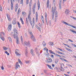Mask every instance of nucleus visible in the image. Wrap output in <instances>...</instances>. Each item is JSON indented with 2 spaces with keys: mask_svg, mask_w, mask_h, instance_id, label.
Listing matches in <instances>:
<instances>
[{
  "mask_svg": "<svg viewBox=\"0 0 76 76\" xmlns=\"http://www.w3.org/2000/svg\"><path fill=\"white\" fill-rule=\"evenodd\" d=\"M55 12V18L54 19L55 22H56L57 20V12H56V7H55L54 8L52 7V18L53 20H54V13Z\"/></svg>",
  "mask_w": 76,
  "mask_h": 76,
  "instance_id": "nucleus-1",
  "label": "nucleus"
},
{
  "mask_svg": "<svg viewBox=\"0 0 76 76\" xmlns=\"http://www.w3.org/2000/svg\"><path fill=\"white\" fill-rule=\"evenodd\" d=\"M28 32L30 35L31 39L32 40L34 41V42H35L36 39H35V38L34 37V35H33L32 33V31H31L30 30H28Z\"/></svg>",
  "mask_w": 76,
  "mask_h": 76,
  "instance_id": "nucleus-2",
  "label": "nucleus"
},
{
  "mask_svg": "<svg viewBox=\"0 0 76 76\" xmlns=\"http://www.w3.org/2000/svg\"><path fill=\"white\" fill-rule=\"evenodd\" d=\"M12 35H13V37L15 39H16V43L17 44H19V37H18V36H15V34H14L13 33H12Z\"/></svg>",
  "mask_w": 76,
  "mask_h": 76,
  "instance_id": "nucleus-3",
  "label": "nucleus"
},
{
  "mask_svg": "<svg viewBox=\"0 0 76 76\" xmlns=\"http://www.w3.org/2000/svg\"><path fill=\"white\" fill-rule=\"evenodd\" d=\"M13 31L14 33L12 32L11 34V36L13 37V35H12V34H13L14 35H15V36H18V30L14 28L13 29Z\"/></svg>",
  "mask_w": 76,
  "mask_h": 76,
  "instance_id": "nucleus-4",
  "label": "nucleus"
},
{
  "mask_svg": "<svg viewBox=\"0 0 76 76\" xmlns=\"http://www.w3.org/2000/svg\"><path fill=\"white\" fill-rule=\"evenodd\" d=\"M5 35V33H4L3 32H1L0 33V38L1 40L4 41V38L2 36V35Z\"/></svg>",
  "mask_w": 76,
  "mask_h": 76,
  "instance_id": "nucleus-5",
  "label": "nucleus"
},
{
  "mask_svg": "<svg viewBox=\"0 0 76 76\" xmlns=\"http://www.w3.org/2000/svg\"><path fill=\"white\" fill-rule=\"evenodd\" d=\"M45 61L47 63H50L52 62L53 60L51 58L48 57L46 58V60Z\"/></svg>",
  "mask_w": 76,
  "mask_h": 76,
  "instance_id": "nucleus-6",
  "label": "nucleus"
},
{
  "mask_svg": "<svg viewBox=\"0 0 76 76\" xmlns=\"http://www.w3.org/2000/svg\"><path fill=\"white\" fill-rule=\"evenodd\" d=\"M15 54L17 56H20V51L18 49H16L15 50Z\"/></svg>",
  "mask_w": 76,
  "mask_h": 76,
  "instance_id": "nucleus-7",
  "label": "nucleus"
},
{
  "mask_svg": "<svg viewBox=\"0 0 76 76\" xmlns=\"http://www.w3.org/2000/svg\"><path fill=\"white\" fill-rule=\"evenodd\" d=\"M12 29V23H10L8 28V31H11Z\"/></svg>",
  "mask_w": 76,
  "mask_h": 76,
  "instance_id": "nucleus-8",
  "label": "nucleus"
},
{
  "mask_svg": "<svg viewBox=\"0 0 76 76\" xmlns=\"http://www.w3.org/2000/svg\"><path fill=\"white\" fill-rule=\"evenodd\" d=\"M20 67V65L19 64V63L17 62L15 64V68L16 70H17L18 67Z\"/></svg>",
  "mask_w": 76,
  "mask_h": 76,
  "instance_id": "nucleus-9",
  "label": "nucleus"
},
{
  "mask_svg": "<svg viewBox=\"0 0 76 76\" xmlns=\"http://www.w3.org/2000/svg\"><path fill=\"white\" fill-rule=\"evenodd\" d=\"M30 53L33 56H35V51H34V50L33 49H31L30 50Z\"/></svg>",
  "mask_w": 76,
  "mask_h": 76,
  "instance_id": "nucleus-10",
  "label": "nucleus"
},
{
  "mask_svg": "<svg viewBox=\"0 0 76 76\" xmlns=\"http://www.w3.org/2000/svg\"><path fill=\"white\" fill-rule=\"evenodd\" d=\"M24 44L25 45H26L27 47H30L31 46V44H30V43L28 42L25 41L24 42Z\"/></svg>",
  "mask_w": 76,
  "mask_h": 76,
  "instance_id": "nucleus-11",
  "label": "nucleus"
},
{
  "mask_svg": "<svg viewBox=\"0 0 76 76\" xmlns=\"http://www.w3.org/2000/svg\"><path fill=\"white\" fill-rule=\"evenodd\" d=\"M47 12L45 13V21H46V23L47 24V25H48V21L47 20Z\"/></svg>",
  "mask_w": 76,
  "mask_h": 76,
  "instance_id": "nucleus-12",
  "label": "nucleus"
},
{
  "mask_svg": "<svg viewBox=\"0 0 76 76\" xmlns=\"http://www.w3.org/2000/svg\"><path fill=\"white\" fill-rule=\"evenodd\" d=\"M61 22L63 23H64V24H65V25H68V26H70V24L64 21V20H62Z\"/></svg>",
  "mask_w": 76,
  "mask_h": 76,
  "instance_id": "nucleus-13",
  "label": "nucleus"
},
{
  "mask_svg": "<svg viewBox=\"0 0 76 76\" xmlns=\"http://www.w3.org/2000/svg\"><path fill=\"white\" fill-rule=\"evenodd\" d=\"M16 18H15L13 20L12 23L13 25H16Z\"/></svg>",
  "mask_w": 76,
  "mask_h": 76,
  "instance_id": "nucleus-14",
  "label": "nucleus"
},
{
  "mask_svg": "<svg viewBox=\"0 0 76 76\" xmlns=\"http://www.w3.org/2000/svg\"><path fill=\"white\" fill-rule=\"evenodd\" d=\"M7 18L9 21H10L11 20V19L10 18V15L8 14H7Z\"/></svg>",
  "mask_w": 76,
  "mask_h": 76,
  "instance_id": "nucleus-15",
  "label": "nucleus"
},
{
  "mask_svg": "<svg viewBox=\"0 0 76 76\" xmlns=\"http://www.w3.org/2000/svg\"><path fill=\"white\" fill-rule=\"evenodd\" d=\"M61 0H59V7L60 10L61 9Z\"/></svg>",
  "mask_w": 76,
  "mask_h": 76,
  "instance_id": "nucleus-16",
  "label": "nucleus"
},
{
  "mask_svg": "<svg viewBox=\"0 0 76 76\" xmlns=\"http://www.w3.org/2000/svg\"><path fill=\"white\" fill-rule=\"evenodd\" d=\"M18 8V4H17L15 6V11L16 12H17V10Z\"/></svg>",
  "mask_w": 76,
  "mask_h": 76,
  "instance_id": "nucleus-17",
  "label": "nucleus"
},
{
  "mask_svg": "<svg viewBox=\"0 0 76 76\" xmlns=\"http://www.w3.org/2000/svg\"><path fill=\"white\" fill-rule=\"evenodd\" d=\"M37 4L38 6V10H39V8H40V3H39V0H38Z\"/></svg>",
  "mask_w": 76,
  "mask_h": 76,
  "instance_id": "nucleus-18",
  "label": "nucleus"
},
{
  "mask_svg": "<svg viewBox=\"0 0 76 76\" xmlns=\"http://www.w3.org/2000/svg\"><path fill=\"white\" fill-rule=\"evenodd\" d=\"M36 20L37 22L38 21V12H36Z\"/></svg>",
  "mask_w": 76,
  "mask_h": 76,
  "instance_id": "nucleus-19",
  "label": "nucleus"
},
{
  "mask_svg": "<svg viewBox=\"0 0 76 76\" xmlns=\"http://www.w3.org/2000/svg\"><path fill=\"white\" fill-rule=\"evenodd\" d=\"M70 12H69V9H66L65 10V12L66 14H68Z\"/></svg>",
  "mask_w": 76,
  "mask_h": 76,
  "instance_id": "nucleus-20",
  "label": "nucleus"
},
{
  "mask_svg": "<svg viewBox=\"0 0 76 76\" xmlns=\"http://www.w3.org/2000/svg\"><path fill=\"white\" fill-rule=\"evenodd\" d=\"M10 1H11V9L12 10H13V3H12V2H13V1H12V0H10Z\"/></svg>",
  "mask_w": 76,
  "mask_h": 76,
  "instance_id": "nucleus-21",
  "label": "nucleus"
},
{
  "mask_svg": "<svg viewBox=\"0 0 76 76\" xmlns=\"http://www.w3.org/2000/svg\"><path fill=\"white\" fill-rule=\"evenodd\" d=\"M50 3V1L49 0H48L47 2V7H49V3Z\"/></svg>",
  "mask_w": 76,
  "mask_h": 76,
  "instance_id": "nucleus-22",
  "label": "nucleus"
},
{
  "mask_svg": "<svg viewBox=\"0 0 76 76\" xmlns=\"http://www.w3.org/2000/svg\"><path fill=\"white\" fill-rule=\"evenodd\" d=\"M44 51H46V53H48V49H47V48L45 47L43 49Z\"/></svg>",
  "mask_w": 76,
  "mask_h": 76,
  "instance_id": "nucleus-23",
  "label": "nucleus"
},
{
  "mask_svg": "<svg viewBox=\"0 0 76 76\" xmlns=\"http://www.w3.org/2000/svg\"><path fill=\"white\" fill-rule=\"evenodd\" d=\"M18 61L19 63H20V64H21V65H22V64H23V63H22V61H20V59H18Z\"/></svg>",
  "mask_w": 76,
  "mask_h": 76,
  "instance_id": "nucleus-24",
  "label": "nucleus"
},
{
  "mask_svg": "<svg viewBox=\"0 0 76 76\" xmlns=\"http://www.w3.org/2000/svg\"><path fill=\"white\" fill-rule=\"evenodd\" d=\"M36 28H37V29H38L39 31H41V28H40V27H38V26L37 25L36 26Z\"/></svg>",
  "mask_w": 76,
  "mask_h": 76,
  "instance_id": "nucleus-25",
  "label": "nucleus"
},
{
  "mask_svg": "<svg viewBox=\"0 0 76 76\" xmlns=\"http://www.w3.org/2000/svg\"><path fill=\"white\" fill-rule=\"evenodd\" d=\"M49 51L50 53H51V54H53L55 55L56 53H55L53 51H52L51 50H49Z\"/></svg>",
  "mask_w": 76,
  "mask_h": 76,
  "instance_id": "nucleus-26",
  "label": "nucleus"
},
{
  "mask_svg": "<svg viewBox=\"0 0 76 76\" xmlns=\"http://www.w3.org/2000/svg\"><path fill=\"white\" fill-rule=\"evenodd\" d=\"M31 11H29L28 15V18H31V17H30V15H31Z\"/></svg>",
  "mask_w": 76,
  "mask_h": 76,
  "instance_id": "nucleus-27",
  "label": "nucleus"
},
{
  "mask_svg": "<svg viewBox=\"0 0 76 76\" xmlns=\"http://www.w3.org/2000/svg\"><path fill=\"white\" fill-rule=\"evenodd\" d=\"M66 50H67V51H70V52H73V50L69 49V48H66Z\"/></svg>",
  "mask_w": 76,
  "mask_h": 76,
  "instance_id": "nucleus-28",
  "label": "nucleus"
},
{
  "mask_svg": "<svg viewBox=\"0 0 76 76\" xmlns=\"http://www.w3.org/2000/svg\"><path fill=\"white\" fill-rule=\"evenodd\" d=\"M66 50H67V51H70V52H73V50L69 49V48H66Z\"/></svg>",
  "mask_w": 76,
  "mask_h": 76,
  "instance_id": "nucleus-29",
  "label": "nucleus"
},
{
  "mask_svg": "<svg viewBox=\"0 0 76 76\" xmlns=\"http://www.w3.org/2000/svg\"><path fill=\"white\" fill-rule=\"evenodd\" d=\"M28 19L29 20V21L30 22V24H31V25H32V21L31 20V18H28Z\"/></svg>",
  "mask_w": 76,
  "mask_h": 76,
  "instance_id": "nucleus-30",
  "label": "nucleus"
},
{
  "mask_svg": "<svg viewBox=\"0 0 76 76\" xmlns=\"http://www.w3.org/2000/svg\"><path fill=\"white\" fill-rule=\"evenodd\" d=\"M69 30L71 31V32H73V33H74L75 34H76V31H74L72 29H70Z\"/></svg>",
  "mask_w": 76,
  "mask_h": 76,
  "instance_id": "nucleus-31",
  "label": "nucleus"
},
{
  "mask_svg": "<svg viewBox=\"0 0 76 76\" xmlns=\"http://www.w3.org/2000/svg\"><path fill=\"white\" fill-rule=\"evenodd\" d=\"M42 44L43 45V47H46V43L45 42L43 41V42Z\"/></svg>",
  "mask_w": 76,
  "mask_h": 76,
  "instance_id": "nucleus-32",
  "label": "nucleus"
},
{
  "mask_svg": "<svg viewBox=\"0 0 76 76\" xmlns=\"http://www.w3.org/2000/svg\"><path fill=\"white\" fill-rule=\"evenodd\" d=\"M8 39L10 42H12V38L10 37H8Z\"/></svg>",
  "mask_w": 76,
  "mask_h": 76,
  "instance_id": "nucleus-33",
  "label": "nucleus"
},
{
  "mask_svg": "<svg viewBox=\"0 0 76 76\" xmlns=\"http://www.w3.org/2000/svg\"><path fill=\"white\" fill-rule=\"evenodd\" d=\"M69 26H71V27H72V28H75V29L76 30V27L75 26H73V25H72L70 24Z\"/></svg>",
  "mask_w": 76,
  "mask_h": 76,
  "instance_id": "nucleus-34",
  "label": "nucleus"
},
{
  "mask_svg": "<svg viewBox=\"0 0 76 76\" xmlns=\"http://www.w3.org/2000/svg\"><path fill=\"white\" fill-rule=\"evenodd\" d=\"M59 60L58 59H56L55 60V63H56V64H57L58 63V62Z\"/></svg>",
  "mask_w": 76,
  "mask_h": 76,
  "instance_id": "nucleus-35",
  "label": "nucleus"
},
{
  "mask_svg": "<svg viewBox=\"0 0 76 76\" xmlns=\"http://www.w3.org/2000/svg\"><path fill=\"white\" fill-rule=\"evenodd\" d=\"M45 53V55L46 57H49L50 56V54L48 53Z\"/></svg>",
  "mask_w": 76,
  "mask_h": 76,
  "instance_id": "nucleus-36",
  "label": "nucleus"
},
{
  "mask_svg": "<svg viewBox=\"0 0 76 76\" xmlns=\"http://www.w3.org/2000/svg\"><path fill=\"white\" fill-rule=\"evenodd\" d=\"M26 54H28V48L27 47H26Z\"/></svg>",
  "mask_w": 76,
  "mask_h": 76,
  "instance_id": "nucleus-37",
  "label": "nucleus"
},
{
  "mask_svg": "<svg viewBox=\"0 0 76 76\" xmlns=\"http://www.w3.org/2000/svg\"><path fill=\"white\" fill-rule=\"evenodd\" d=\"M3 48L4 49V50L5 51H6V50H7L8 49V48H7L6 47H3Z\"/></svg>",
  "mask_w": 76,
  "mask_h": 76,
  "instance_id": "nucleus-38",
  "label": "nucleus"
},
{
  "mask_svg": "<svg viewBox=\"0 0 76 76\" xmlns=\"http://www.w3.org/2000/svg\"><path fill=\"white\" fill-rule=\"evenodd\" d=\"M35 50L36 51V52L37 53V54H38V49L37 48H36L35 49Z\"/></svg>",
  "mask_w": 76,
  "mask_h": 76,
  "instance_id": "nucleus-39",
  "label": "nucleus"
},
{
  "mask_svg": "<svg viewBox=\"0 0 76 76\" xmlns=\"http://www.w3.org/2000/svg\"><path fill=\"white\" fill-rule=\"evenodd\" d=\"M49 44L50 45H54V43L53 42H50Z\"/></svg>",
  "mask_w": 76,
  "mask_h": 76,
  "instance_id": "nucleus-40",
  "label": "nucleus"
},
{
  "mask_svg": "<svg viewBox=\"0 0 76 76\" xmlns=\"http://www.w3.org/2000/svg\"><path fill=\"white\" fill-rule=\"evenodd\" d=\"M60 70L61 71H62V72H64V69L63 68V67H61Z\"/></svg>",
  "mask_w": 76,
  "mask_h": 76,
  "instance_id": "nucleus-41",
  "label": "nucleus"
},
{
  "mask_svg": "<svg viewBox=\"0 0 76 76\" xmlns=\"http://www.w3.org/2000/svg\"><path fill=\"white\" fill-rule=\"evenodd\" d=\"M55 56H57V57H61V56L59 55H58L57 53H55Z\"/></svg>",
  "mask_w": 76,
  "mask_h": 76,
  "instance_id": "nucleus-42",
  "label": "nucleus"
},
{
  "mask_svg": "<svg viewBox=\"0 0 76 76\" xmlns=\"http://www.w3.org/2000/svg\"><path fill=\"white\" fill-rule=\"evenodd\" d=\"M47 66H48V67L50 69H53V68L51 67V66L49 65H47Z\"/></svg>",
  "mask_w": 76,
  "mask_h": 76,
  "instance_id": "nucleus-43",
  "label": "nucleus"
},
{
  "mask_svg": "<svg viewBox=\"0 0 76 76\" xmlns=\"http://www.w3.org/2000/svg\"><path fill=\"white\" fill-rule=\"evenodd\" d=\"M25 62L26 63H27V64H29V62H30V61H25Z\"/></svg>",
  "mask_w": 76,
  "mask_h": 76,
  "instance_id": "nucleus-44",
  "label": "nucleus"
},
{
  "mask_svg": "<svg viewBox=\"0 0 76 76\" xmlns=\"http://www.w3.org/2000/svg\"><path fill=\"white\" fill-rule=\"evenodd\" d=\"M22 14L23 16H25V15H26V12H22Z\"/></svg>",
  "mask_w": 76,
  "mask_h": 76,
  "instance_id": "nucleus-45",
  "label": "nucleus"
},
{
  "mask_svg": "<svg viewBox=\"0 0 76 76\" xmlns=\"http://www.w3.org/2000/svg\"><path fill=\"white\" fill-rule=\"evenodd\" d=\"M21 42L23 44V39L22 38V36H21Z\"/></svg>",
  "mask_w": 76,
  "mask_h": 76,
  "instance_id": "nucleus-46",
  "label": "nucleus"
},
{
  "mask_svg": "<svg viewBox=\"0 0 76 76\" xmlns=\"http://www.w3.org/2000/svg\"><path fill=\"white\" fill-rule=\"evenodd\" d=\"M23 4V0H20V4Z\"/></svg>",
  "mask_w": 76,
  "mask_h": 76,
  "instance_id": "nucleus-47",
  "label": "nucleus"
},
{
  "mask_svg": "<svg viewBox=\"0 0 76 76\" xmlns=\"http://www.w3.org/2000/svg\"><path fill=\"white\" fill-rule=\"evenodd\" d=\"M17 23H18V27L19 28H20V23H19V22H18Z\"/></svg>",
  "mask_w": 76,
  "mask_h": 76,
  "instance_id": "nucleus-48",
  "label": "nucleus"
},
{
  "mask_svg": "<svg viewBox=\"0 0 76 76\" xmlns=\"http://www.w3.org/2000/svg\"><path fill=\"white\" fill-rule=\"evenodd\" d=\"M5 53H6V54H7V55L8 56H9L10 55V54H9V53H8L7 51H5Z\"/></svg>",
  "mask_w": 76,
  "mask_h": 76,
  "instance_id": "nucleus-49",
  "label": "nucleus"
},
{
  "mask_svg": "<svg viewBox=\"0 0 76 76\" xmlns=\"http://www.w3.org/2000/svg\"><path fill=\"white\" fill-rule=\"evenodd\" d=\"M19 12H20V8H19L18 10V12H17V15H19Z\"/></svg>",
  "mask_w": 76,
  "mask_h": 76,
  "instance_id": "nucleus-50",
  "label": "nucleus"
},
{
  "mask_svg": "<svg viewBox=\"0 0 76 76\" xmlns=\"http://www.w3.org/2000/svg\"><path fill=\"white\" fill-rule=\"evenodd\" d=\"M59 54H62V55H64V54L63 53H62V52H59Z\"/></svg>",
  "mask_w": 76,
  "mask_h": 76,
  "instance_id": "nucleus-51",
  "label": "nucleus"
},
{
  "mask_svg": "<svg viewBox=\"0 0 76 76\" xmlns=\"http://www.w3.org/2000/svg\"><path fill=\"white\" fill-rule=\"evenodd\" d=\"M44 72L45 73H47V70H44Z\"/></svg>",
  "mask_w": 76,
  "mask_h": 76,
  "instance_id": "nucleus-52",
  "label": "nucleus"
},
{
  "mask_svg": "<svg viewBox=\"0 0 76 76\" xmlns=\"http://www.w3.org/2000/svg\"><path fill=\"white\" fill-rule=\"evenodd\" d=\"M33 23L34 24H34H35V19H34V18H33Z\"/></svg>",
  "mask_w": 76,
  "mask_h": 76,
  "instance_id": "nucleus-53",
  "label": "nucleus"
},
{
  "mask_svg": "<svg viewBox=\"0 0 76 76\" xmlns=\"http://www.w3.org/2000/svg\"><path fill=\"white\" fill-rule=\"evenodd\" d=\"M26 21L27 23H28L29 22L28 21V20L27 18H26Z\"/></svg>",
  "mask_w": 76,
  "mask_h": 76,
  "instance_id": "nucleus-54",
  "label": "nucleus"
},
{
  "mask_svg": "<svg viewBox=\"0 0 76 76\" xmlns=\"http://www.w3.org/2000/svg\"><path fill=\"white\" fill-rule=\"evenodd\" d=\"M33 9V14H35V9Z\"/></svg>",
  "mask_w": 76,
  "mask_h": 76,
  "instance_id": "nucleus-55",
  "label": "nucleus"
},
{
  "mask_svg": "<svg viewBox=\"0 0 76 76\" xmlns=\"http://www.w3.org/2000/svg\"><path fill=\"white\" fill-rule=\"evenodd\" d=\"M61 67H63V66H64V64L63 63H61Z\"/></svg>",
  "mask_w": 76,
  "mask_h": 76,
  "instance_id": "nucleus-56",
  "label": "nucleus"
},
{
  "mask_svg": "<svg viewBox=\"0 0 76 76\" xmlns=\"http://www.w3.org/2000/svg\"><path fill=\"white\" fill-rule=\"evenodd\" d=\"M32 4V0H31L30 1L29 5L31 6V4Z\"/></svg>",
  "mask_w": 76,
  "mask_h": 76,
  "instance_id": "nucleus-57",
  "label": "nucleus"
},
{
  "mask_svg": "<svg viewBox=\"0 0 76 76\" xmlns=\"http://www.w3.org/2000/svg\"><path fill=\"white\" fill-rule=\"evenodd\" d=\"M1 69L2 70H4V67H3V65L2 66V67H1Z\"/></svg>",
  "mask_w": 76,
  "mask_h": 76,
  "instance_id": "nucleus-58",
  "label": "nucleus"
},
{
  "mask_svg": "<svg viewBox=\"0 0 76 76\" xmlns=\"http://www.w3.org/2000/svg\"><path fill=\"white\" fill-rule=\"evenodd\" d=\"M59 59L63 61H64V59L63 58H59Z\"/></svg>",
  "mask_w": 76,
  "mask_h": 76,
  "instance_id": "nucleus-59",
  "label": "nucleus"
},
{
  "mask_svg": "<svg viewBox=\"0 0 76 76\" xmlns=\"http://www.w3.org/2000/svg\"><path fill=\"white\" fill-rule=\"evenodd\" d=\"M71 45H72L74 47H76V45H75V44H71Z\"/></svg>",
  "mask_w": 76,
  "mask_h": 76,
  "instance_id": "nucleus-60",
  "label": "nucleus"
},
{
  "mask_svg": "<svg viewBox=\"0 0 76 76\" xmlns=\"http://www.w3.org/2000/svg\"><path fill=\"white\" fill-rule=\"evenodd\" d=\"M0 10L1 12H2V7L1 6H0Z\"/></svg>",
  "mask_w": 76,
  "mask_h": 76,
  "instance_id": "nucleus-61",
  "label": "nucleus"
},
{
  "mask_svg": "<svg viewBox=\"0 0 76 76\" xmlns=\"http://www.w3.org/2000/svg\"><path fill=\"white\" fill-rule=\"evenodd\" d=\"M36 6V4H34V5H33V7L32 9H35Z\"/></svg>",
  "mask_w": 76,
  "mask_h": 76,
  "instance_id": "nucleus-62",
  "label": "nucleus"
},
{
  "mask_svg": "<svg viewBox=\"0 0 76 76\" xmlns=\"http://www.w3.org/2000/svg\"><path fill=\"white\" fill-rule=\"evenodd\" d=\"M26 3L27 4H28V3H29V0H26Z\"/></svg>",
  "mask_w": 76,
  "mask_h": 76,
  "instance_id": "nucleus-63",
  "label": "nucleus"
},
{
  "mask_svg": "<svg viewBox=\"0 0 76 76\" xmlns=\"http://www.w3.org/2000/svg\"><path fill=\"white\" fill-rule=\"evenodd\" d=\"M50 57L51 58L53 57V58H54V55H51Z\"/></svg>",
  "mask_w": 76,
  "mask_h": 76,
  "instance_id": "nucleus-64",
  "label": "nucleus"
}]
</instances>
